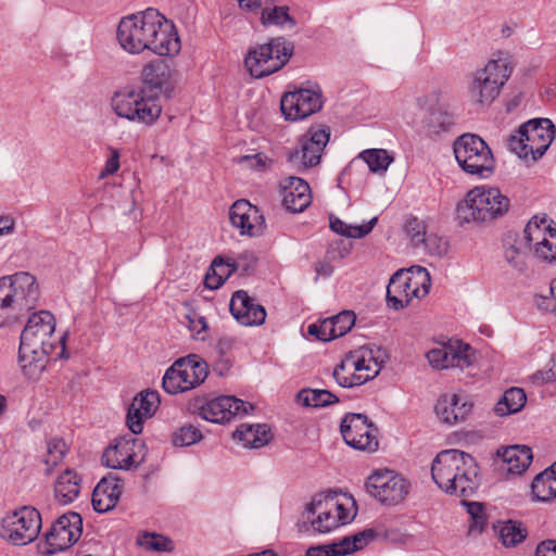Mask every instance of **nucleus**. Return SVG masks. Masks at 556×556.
Segmentation results:
<instances>
[{
  "label": "nucleus",
  "mask_w": 556,
  "mask_h": 556,
  "mask_svg": "<svg viewBox=\"0 0 556 556\" xmlns=\"http://www.w3.org/2000/svg\"><path fill=\"white\" fill-rule=\"evenodd\" d=\"M412 489L410 482L390 469L374 471L365 482L366 492L383 505L404 502Z\"/></svg>",
  "instance_id": "ddd939ff"
},
{
  "label": "nucleus",
  "mask_w": 556,
  "mask_h": 556,
  "mask_svg": "<svg viewBox=\"0 0 556 556\" xmlns=\"http://www.w3.org/2000/svg\"><path fill=\"white\" fill-rule=\"evenodd\" d=\"M307 332L324 342L336 339V330H333L332 323L329 318L319 324H311L307 328Z\"/></svg>",
  "instance_id": "6e6d98bb"
},
{
  "label": "nucleus",
  "mask_w": 556,
  "mask_h": 556,
  "mask_svg": "<svg viewBox=\"0 0 556 556\" xmlns=\"http://www.w3.org/2000/svg\"><path fill=\"white\" fill-rule=\"evenodd\" d=\"M261 13V22L264 26H280L292 29L295 27V20L289 14V8L286 5H270V0L263 5Z\"/></svg>",
  "instance_id": "e433bc0d"
},
{
  "label": "nucleus",
  "mask_w": 556,
  "mask_h": 556,
  "mask_svg": "<svg viewBox=\"0 0 556 556\" xmlns=\"http://www.w3.org/2000/svg\"><path fill=\"white\" fill-rule=\"evenodd\" d=\"M160 405L159 393L154 390L141 391L130 403L126 424L134 434H139L143 430V421L151 418Z\"/></svg>",
  "instance_id": "a878e982"
},
{
  "label": "nucleus",
  "mask_w": 556,
  "mask_h": 556,
  "mask_svg": "<svg viewBox=\"0 0 556 556\" xmlns=\"http://www.w3.org/2000/svg\"><path fill=\"white\" fill-rule=\"evenodd\" d=\"M188 318V327L189 329L194 332L197 336H200L202 332H204L207 328V323L205 317L197 314L191 313L187 316Z\"/></svg>",
  "instance_id": "680f3d73"
},
{
  "label": "nucleus",
  "mask_w": 556,
  "mask_h": 556,
  "mask_svg": "<svg viewBox=\"0 0 556 556\" xmlns=\"http://www.w3.org/2000/svg\"><path fill=\"white\" fill-rule=\"evenodd\" d=\"M340 432L344 442L355 450L370 453L378 450V429L364 414L348 413L341 420Z\"/></svg>",
  "instance_id": "2eb2a0df"
},
{
  "label": "nucleus",
  "mask_w": 556,
  "mask_h": 556,
  "mask_svg": "<svg viewBox=\"0 0 556 556\" xmlns=\"http://www.w3.org/2000/svg\"><path fill=\"white\" fill-rule=\"evenodd\" d=\"M80 477L72 469L64 470L56 479L54 495L62 505L72 503L80 492Z\"/></svg>",
  "instance_id": "f704fd0d"
},
{
  "label": "nucleus",
  "mask_w": 556,
  "mask_h": 556,
  "mask_svg": "<svg viewBox=\"0 0 556 556\" xmlns=\"http://www.w3.org/2000/svg\"><path fill=\"white\" fill-rule=\"evenodd\" d=\"M510 207V200L494 187H475L456 206L460 225L482 226L503 217Z\"/></svg>",
  "instance_id": "39448f33"
},
{
  "label": "nucleus",
  "mask_w": 556,
  "mask_h": 556,
  "mask_svg": "<svg viewBox=\"0 0 556 556\" xmlns=\"http://www.w3.org/2000/svg\"><path fill=\"white\" fill-rule=\"evenodd\" d=\"M511 72L513 67L507 60L489 61L473 76L469 86L471 99L481 105H490L498 97Z\"/></svg>",
  "instance_id": "9d476101"
},
{
  "label": "nucleus",
  "mask_w": 556,
  "mask_h": 556,
  "mask_svg": "<svg viewBox=\"0 0 556 556\" xmlns=\"http://www.w3.org/2000/svg\"><path fill=\"white\" fill-rule=\"evenodd\" d=\"M229 219L241 236L258 237L266 228L261 210L248 200H238L230 206Z\"/></svg>",
  "instance_id": "aec40b11"
},
{
  "label": "nucleus",
  "mask_w": 556,
  "mask_h": 556,
  "mask_svg": "<svg viewBox=\"0 0 556 556\" xmlns=\"http://www.w3.org/2000/svg\"><path fill=\"white\" fill-rule=\"evenodd\" d=\"M431 256L446 254L448 251V242L437 233H427L425 241L421 242L420 249Z\"/></svg>",
  "instance_id": "3c124183"
},
{
  "label": "nucleus",
  "mask_w": 556,
  "mask_h": 556,
  "mask_svg": "<svg viewBox=\"0 0 556 556\" xmlns=\"http://www.w3.org/2000/svg\"><path fill=\"white\" fill-rule=\"evenodd\" d=\"M329 139V128H309L299 138L296 147L288 149V163L298 172H303L318 165Z\"/></svg>",
  "instance_id": "4468645a"
},
{
  "label": "nucleus",
  "mask_w": 556,
  "mask_h": 556,
  "mask_svg": "<svg viewBox=\"0 0 556 556\" xmlns=\"http://www.w3.org/2000/svg\"><path fill=\"white\" fill-rule=\"evenodd\" d=\"M112 108L123 118L144 125H153L162 113L160 100L148 90L124 88L112 98Z\"/></svg>",
  "instance_id": "6e6552de"
},
{
  "label": "nucleus",
  "mask_w": 556,
  "mask_h": 556,
  "mask_svg": "<svg viewBox=\"0 0 556 556\" xmlns=\"http://www.w3.org/2000/svg\"><path fill=\"white\" fill-rule=\"evenodd\" d=\"M269 159L263 153H256L251 155H242L238 159V163L251 169L262 170L266 167Z\"/></svg>",
  "instance_id": "bf43d9fd"
},
{
  "label": "nucleus",
  "mask_w": 556,
  "mask_h": 556,
  "mask_svg": "<svg viewBox=\"0 0 556 556\" xmlns=\"http://www.w3.org/2000/svg\"><path fill=\"white\" fill-rule=\"evenodd\" d=\"M117 40L125 51L134 54L149 50L166 56L180 51L174 25L152 8L123 17L117 27Z\"/></svg>",
  "instance_id": "f257e3e1"
},
{
  "label": "nucleus",
  "mask_w": 556,
  "mask_h": 556,
  "mask_svg": "<svg viewBox=\"0 0 556 556\" xmlns=\"http://www.w3.org/2000/svg\"><path fill=\"white\" fill-rule=\"evenodd\" d=\"M459 464L455 465L452 472V482L455 484V491L446 492L451 495L460 497L472 496L479 488V466L476 459L460 451Z\"/></svg>",
  "instance_id": "b1692460"
},
{
  "label": "nucleus",
  "mask_w": 556,
  "mask_h": 556,
  "mask_svg": "<svg viewBox=\"0 0 556 556\" xmlns=\"http://www.w3.org/2000/svg\"><path fill=\"white\" fill-rule=\"evenodd\" d=\"M504 260L516 271L525 273L527 269V253L518 239L510 241L509 239L504 242Z\"/></svg>",
  "instance_id": "37998d69"
},
{
  "label": "nucleus",
  "mask_w": 556,
  "mask_h": 556,
  "mask_svg": "<svg viewBox=\"0 0 556 556\" xmlns=\"http://www.w3.org/2000/svg\"><path fill=\"white\" fill-rule=\"evenodd\" d=\"M243 447L260 448L271 440L273 435L267 425H241L233 432Z\"/></svg>",
  "instance_id": "72a5a7b5"
},
{
  "label": "nucleus",
  "mask_w": 556,
  "mask_h": 556,
  "mask_svg": "<svg viewBox=\"0 0 556 556\" xmlns=\"http://www.w3.org/2000/svg\"><path fill=\"white\" fill-rule=\"evenodd\" d=\"M119 479L113 476L102 478L93 489L91 503L98 513H106L115 507L122 495Z\"/></svg>",
  "instance_id": "c756f323"
},
{
  "label": "nucleus",
  "mask_w": 556,
  "mask_h": 556,
  "mask_svg": "<svg viewBox=\"0 0 556 556\" xmlns=\"http://www.w3.org/2000/svg\"><path fill=\"white\" fill-rule=\"evenodd\" d=\"M296 401L306 407L321 408L338 403L339 397L325 389H303L296 394Z\"/></svg>",
  "instance_id": "ea45409f"
},
{
  "label": "nucleus",
  "mask_w": 556,
  "mask_h": 556,
  "mask_svg": "<svg viewBox=\"0 0 556 556\" xmlns=\"http://www.w3.org/2000/svg\"><path fill=\"white\" fill-rule=\"evenodd\" d=\"M175 70L165 61L156 60L146 64L141 72L142 87L148 94H154L159 100L160 94L169 96L175 86Z\"/></svg>",
  "instance_id": "412c9836"
},
{
  "label": "nucleus",
  "mask_w": 556,
  "mask_h": 556,
  "mask_svg": "<svg viewBox=\"0 0 556 556\" xmlns=\"http://www.w3.org/2000/svg\"><path fill=\"white\" fill-rule=\"evenodd\" d=\"M229 309L235 319L243 326H261L267 316L265 307L244 290H238L232 294Z\"/></svg>",
  "instance_id": "393cba45"
},
{
  "label": "nucleus",
  "mask_w": 556,
  "mask_h": 556,
  "mask_svg": "<svg viewBox=\"0 0 556 556\" xmlns=\"http://www.w3.org/2000/svg\"><path fill=\"white\" fill-rule=\"evenodd\" d=\"M555 126L548 118L530 119L518 128V134L526 137L532 160L544 155L555 137Z\"/></svg>",
  "instance_id": "5701e85b"
},
{
  "label": "nucleus",
  "mask_w": 556,
  "mask_h": 556,
  "mask_svg": "<svg viewBox=\"0 0 556 556\" xmlns=\"http://www.w3.org/2000/svg\"><path fill=\"white\" fill-rule=\"evenodd\" d=\"M54 316L48 311L33 313L21 333L18 363L28 378H36L46 367L55 341Z\"/></svg>",
  "instance_id": "f03ea898"
},
{
  "label": "nucleus",
  "mask_w": 556,
  "mask_h": 556,
  "mask_svg": "<svg viewBox=\"0 0 556 556\" xmlns=\"http://www.w3.org/2000/svg\"><path fill=\"white\" fill-rule=\"evenodd\" d=\"M376 533L372 529L361 531L354 535H351L353 547L355 551L364 548L370 540L375 538Z\"/></svg>",
  "instance_id": "e2e57ef3"
},
{
  "label": "nucleus",
  "mask_w": 556,
  "mask_h": 556,
  "mask_svg": "<svg viewBox=\"0 0 556 556\" xmlns=\"http://www.w3.org/2000/svg\"><path fill=\"white\" fill-rule=\"evenodd\" d=\"M523 232L540 260L549 263L556 261V225L553 227L548 223L546 214L533 216Z\"/></svg>",
  "instance_id": "dca6fc26"
},
{
  "label": "nucleus",
  "mask_w": 556,
  "mask_h": 556,
  "mask_svg": "<svg viewBox=\"0 0 556 556\" xmlns=\"http://www.w3.org/2000/svg\"><path fill=\"white\" fill-rule=\"evenodd\" d=\"M378 218H371L365 225H348L343 220L338 217H330V229L339 235L345 236L348 238H363L367 236L376 225Z\"/></svg>",
  "instance_id": "c03bdc74"
},
{
  "label": "nucleus",
  "mask_w": 556,
  "mask_h": 556,
  "mask_svg": "<svg viewBox=\"0 0 556 556\" xmlns=\"http://www.w3.org/2000/svg\"><path fill=\"white\" fill-rule=\"evenodd\" d=\"M202 439L201 431L192 426L187 425L180 427L173 437V444L175 446H189L199 442Z\"/></svg>",
  "instance_id": "603ef678"
},
{
  "label": "nucleus",
  "mask_w": 556,
  "mask_h": 556,
  "mask_svg": "<svg viewBox=\"0 0 556 556\" xmlns=\"http://www.w3.org/2000/svg\"><path fill=\"white\" fill-rule=\"evenodd\" d=\"M293 45L282 37L250 50L244 63L253 77L261 78L279 71L290 59Z\"/></svg>",
  "instance_id": "9b49d317"
},
{
  "label": "nucleus",
  "mask_w": 556,
  "mask_h": 556,
  "mask_svg": "<svg viewBox=\"0 0 556 556\" xmlns=\"http://www.w3.org/2000/svg\"><path fill=\"white\" fill-rule=\"evenodd\" d=\"M536 305L540 309L556 314V280H552L548 288V295H539Z\"/></svg>",
  "instance_id": "13d9d810"
},
{
  "label": "nucleus",
  "mask_w": 556,
  "mask_h": 556,
  "mask_svg": "<svg viewBox=\"0 0 556 556\" xmlns=\"http://www.w3.org/2000/svg\"><path fill=\"white\" fill-rule=\"evenodd\" d=\"M459 459H462L459 450H444L432 462V480L445 493L456 490L452 482V472L455 470V465L459 464Z\"/></svg>",
  "instance_id": "c85d7f7f"
},
{
  "label": "nucleus",
  "mask_w": 556,
  "mask_h": 556,
  "mask_svg": "<svg viewBox=\"0 0 556 556\" xmlns=\"http://www.w3.org/2000/svg\"><path fill=\"white\" fill-rule=\"evenodd\" d=\"M199 415L210 422L224 424L236 416H243L253 409V405L230 395L212 399L198 407Z\"/></svg>",
  "instance_id": "6ab92c4d"
},
{
  "label": "nucleus",
  "mask_w": 556,
  "mask_h": 556,
  "mask_svg": "<svg viewBox=\"0 0 556 556\" xmlns=\"http://www.w3.org/2000/svg\"><path fill=\"white\" fill-rule=\"evenodd\" d=\"M383 356L379 348L363 346L334 367L333 378L343 388L362 386L378 376L384 363Z\"/></svg>",
  "instance_id": "423d86ee"
},
{
  "label": "nucleus",
  "mask_w": 556,
  "mask_h": 556,
  "mask_svg": "<svg viewBox=\"0 0 556 556\" xmlns=\"http://www.w3.org/2000/svg\"><path fill=\"white\" fill-rule=\"evenodd\" d=\"M505 465L504 469L513 475L522 473L532 462V451L527 445H511L497 451Z\"/></svg>",
  "instance_id": "2f4dec72"
},
{
  "label": "nucleus",
  "mask_w": 556,
  "mask_h": 556,
  "mask_svg": "<svg viewBox=\"0 0 556 556\" xmlns=\"http://www.w3.org/2000/svg\"><path fill=\"white\" fill-rule=\"evenodd\" d=\"M356 516L355 503L336 494H317L306 505L299 530L312 534H326L342 525L351 522Z\"/></svg>",
  "instance_id": "7ed1b4c3"
},
{
  "label": "nucleus",
  "mask_w": 556,
  "mask_h": 556,
  "mask_svg": "<svg viewBox=\"0 0 556 556\" xmlns=\"http://www.w3.org/2000/svg\"><path fill=\"white\" fill-rule=\"evenodd\" d=\"M67 452V445L63 439L53 438L48 442L46 465L49 467L47 472L50 473L52 467L59 465Z\"/></svg>",
  "instance_id": "de8ad7c7"
},
{
  "label": "nucleus",
  "mask_w": 556,
  "mask_h": 556,
  "mask_svg": "<svg viewBox=\"0 0 556 556\" xmlns=\"http://www.w3.org/2000/svg\"><path fill=\"white\" fill-rule=\"evenodd\" d=\"M466 507L467 514L470 516L471 523L469 526L470 533H481L486 525V516L484 507L479 502L462 501Z\"/></svg>",
  "instance_id": "a18cd8bd"
},
{
  "label": "nucleus",
  "mask_w": 556,
  "mask_h": 556,
  "mask_svg": "<svg viewBox=\"0 0 556 556\" xmlns=\"http://www.w3.org/2000/svg\"><path fill=\"white\" fill-rule=\"evenodd\" d=\"M331 544H332V548H333L331 551H332V553L336 554V556H345V555L356 552L355 548L353 547L351 535L344 536L341 540L331 542Z\"/></svg>",
  "instance_id": "052dcab7"
},
{
  "label": "nucleus",
  "mask_w": 556,
  "mask_h": 556,
  "mask_svg": "<svg viewBox=\"0 0 556 556\" xmlns=\"http://www.w3.org/2000/svg\"><path fill=\"white\" fill-rule=\"evenodd\" d=\"M269 0H238L240 9L251 12L258 13L260 9L265 5Z\"/></svg>",
  "instance_id": "774afa93"
},
{
  "label": "nucleus",
  "mask_w": 556,
  "mask_h": 556,
  "mask_svg": "<svg viewBox=\"0 0 556 556\" xmlns=\"http://www.w3.org/2000/svg\"><path fill=\"white\" fill-rule=\"evenodd\" d=\"M531 489L538 501L548 502L556 497V462L535 476Z\"/></svg>",
  "instance_id": "c9c22d12"
},
{
  "label": "nucleus",
  "mask_w": 556,
  "mask_h": 556,
  "mask_svg": "<svg viewBox=\"0 0 556 556\" xmlns=\"http://www.w3.org/2000/svg\"><path fill=\"white\" fill-rule=\"evenodd\" d=\"M470 346L457 342V346L452 344L432 349L427 353L429 364L437 369L447 368H467L472 364V357L469 354Z\"/></svg>",
  "instance_id": "bb28decb"
},
{
  "label": "nucleus",
  "mask_w": 556,
  "mask_h": 556,
  "mask_svg": "<svg viewBox=\"0 0 556 556\" xmlns=\"http://www.w3.org/2000/svg\"><path fill=\"white\" fill-rule=\"evenodd\" d=\"M138 544L149 551L168 552L173 549V542L157 533H144L138 539Z\"/></svg>",
  "instance_id": "8fccbe9b"
},
{
  "label": "nucleus",
  "mask_w": 556,
  "mask_h": 556,
  "mask_svg": "<svg viewBox=\"0 0 556 556\" xmlns=\"http://www.w3.org/2000/svg\"><path fill=\"white\" fill-rule=\"evenodd\" d=\"M39 286L35 276L18 271L0 278V327L16 321L37 305Z\"/></svg>",
  "instance_id": "20e7f679"
},
{
  "label": "nucleus",
  "mask_w": 556,
  "mask_h": 556,
  "mask_svg": "<svg viewBox=\"0 0 556 556\" xmlns=\"http://www.w3.org/2000/svg\"><path fill=\"white\" fill-rule=\"evenodd\" d=\"M455 159L464 172L489 178L495 169V160L486 142L473 134L458 137L453 146Z\"/></svg>",
  "instance_id": "1a4fd4ad"
},
{
  "label": "nucleus",
  "mask_w": 556,
  "mask_h": 556,
  "mask_svg": "<svg viewBox=\"0 0 556 556\" xmlns=\"http://www.w3.org/2000/svg\"><path fill=\"white\" fill-rule=\"evenodd\" d=\"M178 367H181V364H177V362H175L165 371V375L163 377V382H162L163 389L169 394H177V393L186 392V389H185L184 384L181 383V381L178 377L177 370H176Z\"/></svg>",
  "instance_id": "864d4df0"
},
{
  "label": "nucleus",
  "mask_w": 556,
  "mask_h": 556,
  "mask_svg": "<svg viewBox=\"0 0 556 556\" xmlns=\"http://www.w3.org/2000/svg\"><path fill=\"white\" fill-rule=\"evenodd\" d=\"M404 231L415 249H420V244L428 233L425 222L417 217H409L406 220Z\"/></svg>",
  "instance_id": "09e8293b"
},
{
  "label": "nucleus",
  "mask_w": 556,
  "mask_h": 556,
  "mask_svg": "<svg viewBox=\"0 0 556 556\" xmlns=\"http://www.w3.org/2000/svg\"><path fill=\"white\" fill-rule=\"evenodd\" d=\"M332 328L336 330V338L344 336L355 324V314L353 312H342L331 318Z\"/></svg>",
  "instance_id": "5fc2aeb1"
},
{
  "label": "nucleus",
  "mask_w": 556,
  "mask_h": 556,
  "mask_svg": "<svg viewBox=\"0 0 556 556\" xmlns=\"http://www.w3.org/2000/svg\"><path fill=\"white\" fill-rule=\"evenodd\" d=\"M535 556H556V541L545 540L538 544Z\"/></svg>",
  "instance_id": "69168bd1"
},
{
  "label": "nucleus",
  "mask_w": 556,
  "mask_h": 556,
  "mask_svg": "<svg viewBox=\"0 0 556 556\" xmlns=\"http://www.w3.org/2000/svg\"><path fill=\"white\" fill-rule=\"evenodd\" d=\"M83 532V519L79 514L68 511L59 517L46 534V553L54 554L76 543Z\"/></svg>",
  "instance_id": "f3484780"
},
{
  "label": "nucleus",
  "mask_w": 556,
  "mask_h": 556,
  "mask_svg": "<svg viewBox=\"0 0 556 556\" xmlns=\"http://www.w3.org/2000/svg\"><path fill=\"white\" fill-rule=\"evenodd\" d=\"M119 168V155L116 150L112 151V155L106 160L104 168L101 172V177L113 175Z\"/></svg>",
  "instance_id": "0e129e2a"
},
{
  "label": "nucleus",
  "mask_w": 556,
  "mask_h": 556,
  "mask_svg": "<svg viewBox=\"0 0 556 556\" xmlns=\"http://www.w3.org/2000/svg\"><path fill=\"white\" fill-rule=\"evenodd\" d=\"M361 156L374 173L386 172L392 161L386 150L378 149L364 151Z\"/></svg>",
  "instance_id": "49530a36"
},
{
  "label": "nucleus",
  "mask_w": 556,
  "mask_h": 556,
  "mask_svg": "<svg viewBox=\"0 0 556 556\" xmlns=\"http://www.w3.org/2000/svg\"><path fill=\"white\" fill-rule=\"evenodd\" d=\"M527 396L522 389L510 388L504 392L494 407L498 416H508L520 412L526 405Z\"/></svg>",
  "instance_id": "58836bf2"
},
{
  "label": "nucleus",
  "mask_w": 556,
  "mask_h": 556,
  "mask_svg": "<svg viewBox=\"0 0 556 556\" xmlns=\"http://www.w3.org/2000/svg\"><path fill=\"white\" fill-rule=\"evenodd\" d=\"M176 362L188 371L187 379L192 382V389L203 383L208 375V366L199 355L190 354Z\"/></svg>",
  "instance_id": "79ce46f5"
},
{
  "label": "nucleus",
  "mask_w": 556,
  "mask_h": 556,
  "mask_svg": "<svg viewBox=\"0 0 556 556\" xmlns=\"http://www.w3.org/2000/svg\"><path fill=\"white\" fill-rule=\"evenodd\" d=\"M502 544L506 547H514L527 538V528L522 522L516 520L498 521L494 525Z\"/></svg>",
  "instance_id": "4c0bfd02"
},
{
  "label": "nucleus",
  "mask_w": 556,
  "mask_h": 556,
  "mask_svg": "<svg viewBox=\"0 0 556 556\" xmlns=\"http://www.w3.org/2000/svg\"><path fill=\"white\" fill-rule=\"evenodd\" d=\"M255 262L256 257L249 251L241 253L237 258H227V261L222 256H216L205 275L204 285L211 290L218 289L232 273L239 269L248 271Z\"/></svg>",
  "instance_id": "4be33fe9"
},
{
  "label": "nucleus",
  "mask_w": 556,
  "mask_h": 556,
  "mask_svg": "<svg viewBox=\"0 0 556 556\" xmlns=\"http://www.w3.org/2000/svg\"><path fill=\"white\" fill-rule=\"evenodd\" d=\"M527 143L526 137L518 134V130L509 137L507 142L509 150L516 153L520 159H527L531 154Z\"/></svg>",
  "instance_id": "4d7b16f0"
},
{
  "label": "nucleus",
  "mask_w": 556,
  "mask_h": 556,
  "mask_svg": "<svg viewBox=\"0 0 556 556\" xmlns=\"http://www.w3.org/2000/svg\"><path fill=\"white\" fill-rule=\"evenodd\" d=\"M430 287V275L426 268L420 266L401 268L390 278L387 287V304L394 311L403 309L413 299L425 298Z\"/></svg>",
  "instance_id": "0eeeda50"
},
{
  "label": "nucleus",
  "mask_w": 556,
  "mask_h": 556,
  "mask_svg": "<svg viewBox=\"0 0 556 556\" xmlns=\"http://www.w3.org/2000/svg\"><path fill=\"white\" fill-rule=\"evenodd\" d=\"M105 466L113 469L128 470L135 465L132 446L127 440H119L116 444L108 447L102 456Z\"/></svg>",
  "instance_id": "473e14b6"
},
{
  "label": "nucleus",
  "mask_w": 556,
  "mask_h": 556,
  "mask_svg": "<svg viewBox=\"0 0 556 556\" xmlns=\"http://www.w3.org/2000/svg\"><path fill=\"white\" fill-rule=\"evenodd\" d=\"M281 188L282 204L288 211L300 213L311 204V188L304 179L290 176L282 181Z\"/></svg>",
  "instance_id": "cd10ccee"
},
{
  "label": "nucleus",
  "mask_w": 556,
  "mask_h": 556,
  "mask_svg": "<svg viewBox=\"0 0 556 556\" xmlns=\"http://www.w3.org/2000/svg\"><path fill=\"white\" fill-rule=\"evenodd\" d=\"M323 106L321 93L312 89L287 92L280 101V110L288 121H300L316 113Z\"/></svg>",
  "instance_id": "a211bd4d"
},
{
  "label": "nucleus",
  "mask_w": 556,
  "mask_h": 556,
  "mask_svg": "<svg viewBox=\"0 0 556 556\" xmlns=\"http://www.w3.org/2000/svg\"><path fill=\"white\" fill-rule=\"evenodd\" d=\"M331 549H333L331 543L313 545L306 549L305 556H336Z\"/></svg>",
  "instance_id": "338daca9"
},
{
  "label": "nucleus",
  "mask_w": 556,
  "mask_h": 556,
  "mask_svg": "<svg viewBox=\"0 0 556 556\" xmlns=\"http://www.w3.org/2000/svg\"><path fill=\"white\" fill-rule=\"evenodd\" d=\"M455 124V117L452 112L443 104H438L430 109L429 116L426 122L429 134H440L448 131Z\"/></svg>",
  "instance_id": "a19ab883"
},
{
  "label": "nucleus",
  "mask_w": 556,
  "mask_h": 556,
  "mask_svg": "<svg viewBox=\"0 0 556 556\" xmlns=\"http://www.w3.org/2000/svg\"><path fill=\"white\" fill-rule=\"evenodd\" d=\"M40 529V513L34 507L24 506L2 519L0 535L13 545L23 546L35 541Z\"/></svg>",
  "instance_id": "f8f14e48"
},
{
  "label": "nucleus",
  "mask_w": 556,
  "mask_h": 556,
  "mask_svg": "<svg viewBox=\"0 0 556 556\" xmlns=\"http://www.w3.org/2000/svg\"><path fill=\"white\" fill-rule=\"evenodd\" d=\"M472 405L467 402H460L457 394H444L439 397L434 406L437 416L447 425H455L463 421L470 413Z\"/></svg>",
  "instance_id": "7c9ffc66"
}]
</instances>
